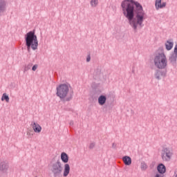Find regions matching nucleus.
I'll return each mask as SVG.
<instances>
[{
  "label": "nucleus",
  "mask_w": 177,
  "mask_h": 177,
  "mask_svg": "<svg viewBox=\"0 0 177 177\" xmlns=\"http://www.w3.org/2000/svg\"><path fill=\"white\" fill-rule=\"evenodd\" d=\"M141 168L142 169H147V165H146L145 163H142Z\"/></svg>",
  "instance_id": "aec40b11"
},
{
  "label": "nucleus",
  "mask_w": 177,
  "mask_h": 177,
  "mask_svg": "<svg viewBox=\"0 0 177 177\" xmlns=\"http://www.w3.org/2000/svg\"><path fill=\"white\" fill-rule=\"evenodd\" d=\"M154 64L157 68H165L167 67V57L163 53L157 55L154 58Z\"/></svg>",
  "instance_id": "7ed1b4c3"
},
{
  "label": "nucleus",
  "mask_w": 177,
  "mask_h": 177,
  "mask_svg": "<svg viewBox=\"0 0 177 177\" xmlns=\"http://www.w3.org/2000/svg\"><path fill=\"white\" fill-rule=\"evenodd\" d=\"M174 53L177 55V44L175 46V48H174Z\"/></svg>",
  "instance_id": "5701e85b"
},
{
  "label": "nucleus",
  "mask_w": 177,
  "mask_h": 177,
  "mask_svg": "<svg viewBox=\"0 0 177 177\" xmlns=\"http://www.w3.org/2000/svg\"><path fill=\"white\" fill-rule=\"evenodd\" d=\"M90 3H91V6H92V8H96V6H97V5L99 3V1L98 0H91Z\"/></svg>",
  "instance_id": "a211bd4d"
},
{
  "label": "nucleus",
  "mask_w": 177,
  "mask_h": 177,
  "mask_svg": "<svg viewBox=\"0 0 177 177\" xmlns=\"http://www.w3.org/2000/svg\"><path fill=\"white\" fill-rule=\"evenodd\" d=\"M37 68H38V65L37 64H35L32 66V71H37Z\"/></svg>",
  "instance_id": "412c9836"
},
{
  "label": "nucleus",
  "mask_w": 177,
  "mask_h": 177,
  "mask_svg": "<svg viewBox=\"0 0 177 177\" xmlns=\"http://www.w3.org/2000/svg\"><path fill=\"white\" fill-rule=\"evenodd\" d=\"M26 42L28 50L32 49L33 50H37L38 49V39H37V35L34 32L30 31L26 34Z\"/></svg>",
  "instance_id": "f03ea898"
},
{
  "label": "nucleus",
  "mask_w": 177,
  "mask_h": 177,
  "mask_svg": "<svg viewBox=\"0 0 177 177\" xmlns=\"http://www.w3.org/2000/svg\"><path fill=\"white\" fill-rule=\"evenodd\" d=\"M86 62H91V56H88L86 59Z\"/></svg>",
  "instance_id": "b1692460"
},
{
  "label": "nucleus",
  "mask_w": 177,
  "mask_h": 177,
  "mask_svg": "<svg viewBox=\"0 0 177 177\" xmlns=\"http://www.w3.org/2000/svg\"><path fill=\"white\" fill-rule=\"evenodd\" d=\"M3 100H6L7 103H9V95L6 93H3L1 97V101L3 102Z\"/></svg>",
  "instance_id": "f3484780"
},
{
  "label": "nucleus",
  "mask_w": 177,
  "mask_h": 177,
  "mask_svg": "<svg viewBox=\"0 0 177 177\" xmlns=\"http://www.w3.org/2000/svg\"><path fill=\"white\" fill-rule=\"evenodd\" d=\"M164 174H160V173H156L155 175V177H163Z\"/></svg>",
  "instance_id": "4be33fe9"
},
{
  "label": "nucleus",
  "mask_w": 177,
  "mask_h": 177,
  "mask_svg": "<svg viewBox=\"0 0 177 177\" xmlns=\"http://www.w3.org/2000/svg\"><path fill=\"white\" fill-rule=\"evenodd\" d=\"M8 169H9V165L5 162H1L0 163V171L3 172V174H6L8 172Z\"/></svg>",
  "instance_id": "1a4fd4ad"
},
{
  "label": "nucleus",
  "mask_w": 177,
  "mask_h": 177,
  "mask_svg": "<svg viewBox=\"0 0 177 177\" xmlns=\"http://www.w3.org/2000/svg\"><path fill=\"white\" fill-rule=\"evenodd\" d=\"M172 149L169 148H163L162 150V158L163 161H169L172 157Z\"/></svg>",
  "instance_id": "423d86ee"
},
{
  "label": "nucleus",
  "mask_w": 177,
  "mask_h": 177,
  "mask_svg": "<svg viewBox=\"0 0 177 177\" xmlns=\"http://www.w3.org/2000/svg\"><path fill=\"white\" fill-rule=\"evenodd\" d=\"M68 86L66 84H61L57 87V95L60 99H64L67 95H68Z\"/></svg>",
  "instance_id": "20e7f679"
},
{
  "label": "nucleus",
  "mask_w": 177,
  "mask_h": 177,
  "mask_svg": "<svg viewBox=\"0 0 177 177\" xmlns=\"http://www.w3.org/2000/svg\"><path fill=\"white\" fill-rule=\"evenodd\" d=\"M169 59L171 62H176L177 54L174 53L173 54H171Z\"/></svg>",
  "instance_id": "6ab92c4d"
},
{
  "label": "nucleus",
  "mask_w": 177,
  "mask_h": 177,
  "mask_svg": "<svg viewBox=\"0 0 177 177\" xmlns=\"http://www.w3.org/2000/svg\"><path fill=\"white\" fill-rule=\"evenodd\" d=\"M157 169L159 174H161L162 175H164V174H165V171H167V169L165 168V165L162 164H160L158 166Z\"/></svg>",
  "instance_id": "9b49d317"
},
{
  "label": "nucleus",
  "mask_w": 177,
  "mask_h": 177,
  "mask_svg": "<svg viewBox=\"0 0 177 177\" xmlns=\"http://www.w3.org/2000/svg\"><path fill=\"white\" fill-rule=\"evenodd\" d=\"M68 175H70V165L66 163L64 165L63 176L67 177Z\"/></svg>",
  "instance_id": "9d476101"
},
{
  "label": "nucleus",
  "mask_w": 177,
  "mask_h": 177,
  "mask_svg": "<svg viewBox=\"0 0 177 177\" xmlns=\"http://www.w3.org/2000/svg\"><path fill=\"white\" fill-rule=\"evenodd\" d=\"M124 16L129 20L130 26L133 30L143 26L145 21V11L140 3L133 1V0H124L121 3Z\"/></svg>",
  "instance_id": "f257e3e1"
},
{
  "label": "nucleus",
  "mask_w": 177,
  "mask_h": 177,
  "mask_svg": "<svg viewBox=\"0 0 177 177\" xmlns=\"http://www.w3.org/2000/svg\"><path fill=\"white\" fill-rule=\"evenodd\" d=\"M6 6V2L3 0L0 1V12H3L5 10V8Z\"/></svg>",
  "instance_id": "dca6fc26"
},
{
  "label": "nucleus",
  "mask_w": 177,
  "mask_h": 177,
  "mask_svg": "<svg viewBox=\"0 0 177 177\" xmlns=\"http://www.w3.org/2000/svg\"><path fill=\"white\" fill-rule=\"evenodd\" d=\"M106 100H107V98L104 95H100L98 97V103L100 106H103L106 103Z\"/></svg>",
  "instance_id": "4468645a"
},
{
  "label": "nucleus",
  "mask_w": 177,
  "mask_h": 177,
  "mask_svg": "<svg viewBox=\"0 0 177 177\" xmlns=\"http://www.w3.org/2000/svg\"><path fill=\"white\" fill-rule=\"evenodd\" d=\"M166 49L167 50H171L174 48V43L169 41H167L165 44Z\"/></svg>",
  "instance_id": "2eb2a0df"
},
{
  "label": "nucleus",
  "mask_w": 177,
  "mask_h": 177,
  "mask_svg": "<svg viewBox=\"0 0 177 177\" xmlns=\"http://www.w3.org/2000/svg\"><path fill=\"white\" fill-rule=\"evenodd\" d=\"M122 160L125 165H131V164H132V159H131L129 156L123 157Z\"/></svg>",
  "instance_id": "ddd939ff"
},
{
  "label": "nucleus",
  "mask_w": 177,
  "mask_h": 177,
  "mask_svg": "<svg viewBox=\"0 0 177 177\" xmlns=\"http://www.w3.org/2000/svg\"><path fill=\"white\" fill-rule=\"evenodd\" d=\"M155 6L157 10H158V9H162L163 8H165V6H167V3L162 2V0H156Z\"/></svg>",
  "instance_id": "6e6552de"
},
{
  "label": "nucleus",
  "mask_w": 177,
  "mask_h": 177,
  "mask_svg": "<svg viewBox=\"0 0 177 177\" xmlns=\"http://www.w3.org/2000/svg\"><path fill=\"white\" fill-rule=\"evenodd\" d=\"M61 160L62 162H64V164H67V162H68V155H67L66 152H62L61 153Z\"/></svg>",
  "instance_id": "f8f14e48"
},
{
  "label": "nucleus",
  "mask_w": 177,
  "mask_h": 177,
  "mask_svg": "<svg viewBox=\"0 0 177 177\" xmlns=\"http://www.w3.org/2000/svg\"><path fill=\"white\" fill-rule=\"evenodd\" d=\"M158 74H160V72H157L156 78H158V80H160V76H158Z\"/></svg>",
  "instance_id": "393cba45"
},
{
  "label": "nucleus",
  "mask_w": 177,
  "mask_h": 177,
  "mask_svg": "<svg viewBox=\"0 0 177 177\" xmlns=\"http://www.w3.org/2000/svg\"><path fill=\"white\" fill-rule=\"evenodd\" d=\"M51 171L53 174H54L55 176L60 175V174L63 172V167L62 166V162L57 161V162L54 163L52 166Z\"/></svg>",
  "instance_id": "39448f33"
},
{
  "label": "nucleus",
  "mask_w": 177,
  "mask_h": 177,
  "mask_svg": "<svg viewBox=\"0 0 177 177\" xmlns=\"http://www.w3.org/2000/svg\"><path fill=\"white\" fill-rule=\"evenodd\" d=\"M93 146H95V145L91 144V145H90V147H93Z\"/></svg>",
  "instance_id": "a878e982"
},
{
  "label": "nucleus",
  "mask_w": 177,
  "mask_h": 177,
  "mask_svg": "<svg viewBox=\"0 0 177 177\" xmlns=\"http://www.w3.org/2000/svg\"><path fill=\"white\" fill-rule=\"evenodd\" d=\"M31 127L35 133H41V131H42V127H41V125H39V124H38V122H32Z\"/></svg>",
  "instance_id": "0eeeda50"
}]
</instances>
